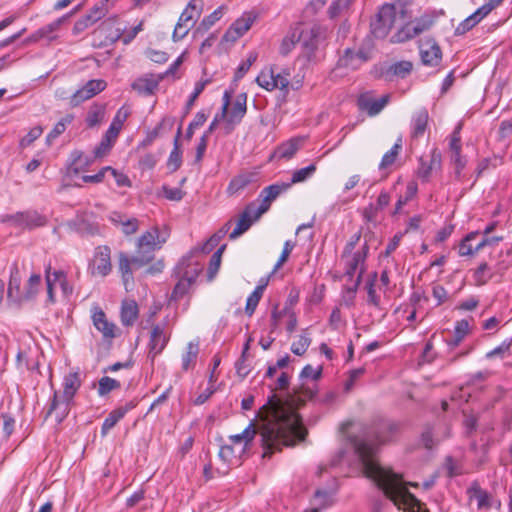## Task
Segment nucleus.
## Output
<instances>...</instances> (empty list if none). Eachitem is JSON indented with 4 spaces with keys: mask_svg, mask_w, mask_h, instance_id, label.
Wrapping results in <instances>:
<instances>
[{
    "mask_svg": "<svg viewBox=\"0 0 512 512\" xmlns=\"http://www.w3.org/2000/svg\"><path fill=\"white\" fill-rule=\"evenodd\" d=\"M101 33L105 36V41L112 44L122 39L126 31V25L119 21L117 16L109 17L100 26Z\"/></svg>",
    "mask_w": 512,
    "mask_h": 512,
    "instance_id": "22",
    "label": "nucleus"
},
{
    "mask_svg": "<svg viewBox=\"0 0 512 512\" xmlns=\"http://www.w3.org/2000/svg\"><path fill=\"white\" fill-rule=\"evenodd\" d=\"M291 187V183L281 182L275 183L265 187L259 198L261 199V203L257 206L260 208L259 213H265L270 208L271 202L275 200L280 194L286 192Z\"/></svg>",
    "mask_w": 512,
    "mask_h": 512,
    "instance_id": "21",
    "label": "nucleus"
},
{
    "mask_svg": "<svg viewBox=\"0 0 512 512\" xmlns=\"http://www.w3.org/2000/svg\"><path fill=\"white\" fill-rule=\"evenodd\" d=\"M82 385L79 372H70L63 378L62 395L54 391L53 397L47 412V417L54 414L57 423H61L69 414L70 406L73 403L74 396Z\"/></svg>",
    "mask_w": 512,
    "mask_h": 512,
    "instance_id": "3",
    "label": "nucleus"
},
{
    "mask_svg": "<svg viewBox=\"0 0 512 512\" xmlns=\"http://www.w3.org/2000/svg\"><path fill=\"white\" fill-rule=\"evenodd\" d=\"M23 290H21V277L19 269L16 264L11 267L10 278L7 289V297L13 302L20 303L23 301L22 298Z\"/></svg>",
    "mask_w": 512,
    "mask_h": 512,
    "instance_id": "27",
    "label": "nucleus"
},
{
    "mask_svg": "<svg viewBox=\"0 0 512 512\" xmlns=\"http://www.w3.org/2000/svg\"><path fill=\"white\" fill-rule=\"evenodd\" d=\"M132 266L139 268L133 261V257L129 258L125 252H119L118 268L126 290H128L129 284L133 283Z\"/></svg>",
    "mask_w": 512,
    "mask_h": 512,
    "instance_id": "30",
    "label": "nucleus"
},
{
    "mask_svg": "<svg viewBox=\"0 0 512 512\" xmlns=\"http://www.w3.org/2000/svg\"><path fill=\"white\" fill-rule=\"evenodd\" d=\"M199 342L190 341L181 355V367L183 371L194 369L199 355Z\"/></svg>",
    "mask_w": 512,
    "mask_h": 512,
    "instance_id": "33",
    "label": "nucleus"
},
{
    "mask_svg": "<svg viewBox=\"0 0 512 512\" xmlns=\"http://www.w3.org/2000/svg\"><path fill=\"white\" fill-rule=\"evenodd\" d=\"M492 276L493 274L490 272V268L486 262L481 263L473 273V279L477 286L485 285Z\"/></svg>",
    "mask_w": 512,
    "mask_h": 512,
    "instance_id": "49",
    "label": "nucleus"
},
{
    "mask_svg": "<svg viewBox=\"0 0 512 512\" xmlns=\"http://www.w3.org/2000/svg\"><path fill=\"white\" fill-rule=\"evenodd\" d=\"M260 208L256 202H250L244 208L237 221L235 229L230 233L229 238L231 240L237 239L243 233H245L253 224L257 221L264 213H259Z\"/></svg>",
    "mask_w": 512,
    "mask_h": 512,
    "instance_id": "13",
    "label": "nucleus"
},
{
    "mask_svg": "<svg viewBox=\"0 0 512 512\" xmlns=\"http://www.w3.org/2000/svg\"><path fill=\"white\" fill-rule=\"evenodd\" d=\"M315 393V384L310 386L301 383L284 399L273 393L267 403L260 408L259 434L264 458L281 451L284 446L291 447L305 439L308 432L297 409L312 399Z\"/></svg>",
    "mask_w": 512,
    "mask_h": 512,
    "instance_id": "1",
    "label": "nucleus"
},
{
    "mask_svg": "<svg viewBox=\"0 0 512 512\" xmlns=\"http://www.w3.org/2000/svg\"><path fill=\"white\" fill-rule=\"evenodd\" d=\"M203 9L202 0H190L187 7L181 13L178 22L193 27L196 19L200 17Z\"/></svg>",
    "mask_w": 512,
    "mask_h": 512,
    "instance_id": "29",
    "label": "nucleus"
},
{
    "mask_svg": "<svg viewBox=\"0 0 512 512\" xmlns=\"http://www.w3.org/2000/svg\"><path fill=\"white\" fill-rule=\"evenodd\" d=\"M139 316L138 304L135 300H124L121 304L120 319L125 327L133 326Z\"/></svg>",
    "mask_w": 512,
    "mask_h": 512,
    "instance_id": "31",
    "label": "nucleus"
},
{
    "mask_svg": "<svg viewBox=\"0 0 512 512\" xmlns=\"http://www.w3.org/2000/svg\"><path fill=\"white\" fill-rule=\"evenodd\" d=\"M116 140L108 137L107 135L104 134V136L102 137L100 143L95 147L93 153H94V158H103L105 157L109 152L110 150L112 149L114 143H115Z\"/></svg>",
    "mask_w": 512,
    "mask_h": 512,
    "instance_id": "55",
    "label": "nucleus"
},
{
    "mask_svg": "<svg viewBox=\"0 0 512 512\" xmlns=\"http://www.w3.org/2000/svg\"><path fill=\"white\" fill-rule=\"evenodd\" d=\"M469 322L466 319L457 321L454 327V334L448 345L452 348L457 347L469 332Z\"/></svg>",
    "mask_w": 512,
    "mask_h": 512,
    "instance_id": "40",
    "label": "nucleus"
},
{
    "mask_svg": "<svg viewBox=\"0 0 512 512\" xmlns=\"http://www.w3.org/2000/svg\"><path fill=\"white\" fill-rule=\"evenodd\" d=\"M223 16V7H219L214 10L211 14L204 17L201 23L199 24L198 29L207 31L210 29L217 21L221 19Z\"/></svg>",
    "mask_w": 512,
    "mask_h": 512,
    "instance_id": "58",
    "label": "nucleus"
},
{
    "mask_svg": "<svg viewBox=\"0 0 512 512\" xmlns=\"http://www.w3.org/2000/svg\"><path fill=\"white\" fill-rule=\"evenodd\" d=\"M3 221L10 222L15 227L31 230L45 226L48 222V219L46 216L38 213L35 210H28L24 212H17L12 215H7Z\"/></svg>",
    "mask_w": 512,
    "mask_h": 512,
    "instance_id": "10",
    "label": "nucleus"
},
{
    "mask_svg": "<svg viewBox=\"0 0 512 512\" xmlns=\"http://www.w3.org/2000/svg\"><path fill=\"white\" fill-rule=\"evenodd\" d=\"M41 287V275L33 273L27 280L23 289V301H29L35 298Z\"/></svg>",
    "mask_w": 512,
    "mask_h": 512,
    "instance_id": "38",
    "label": "nucleus"
},
{
    "mask_svg": "<svg viewBox=\"0 0 512 512\" xmlns=\"http://www.w3.org/2000/svg\"><path fill=\"white\" fill-rule=\"evenodd\" d=\"M105 111L104 104L94 103L91 105L85 119L87 127L94 128L99 126L104 120Z\"/></svg>",
    "mask_w": 512,
    "mask_h": 512,
    "instance_id": "36",
    "label": "nucleus"
},
{
    "mask_svg": "<svg viewBox=\"0 0 512 512\" xmlns=\"http://www.w3.org/2000/svg\"><path fill=\"white\" fill-rule=\"evenodd\" d=\"M247 112V94H238L228 109L225 117L227 132H231L240 124Z\"/></svg>",
    "mask_w": 512,
    "mask_h": 512,
    "instance_id": "15",
    "label": "nucleus"
},
{
    "mask_svg": "<svg viewBox=\"0 0 512 512\" xmlns=\"http://www.w3.org/2000/svg\"><path fill=\"white\" fill-rule=\"evenodd\" d=\"M315 171H316L315 164H310L307 167L298 169L293 172L291 181L289 183H291V186H292L293 184L304 182L307 179H309L315 173Z\"/></svg>",
    "mask_w": 512,
    "mask_h": 512,
    "instance_id": "53",
    "label": "nucleus"
},
{
    "mask_svg": "<svg viewBox=\"0 0 512 512\" xmlns=\"http://www.w3.org/2000/svg\"><path fill=\"white\" fill-rule=\"evenodd\" d=\"M412 70V63L409 61H399L389 66L386 74L400 78H405Z\"/></svg>",
    "mask_w": 512,
    "mask_h": 512,
    "instance_id": "47",
    "label": "nucleus"
},
{
    "mask_svg": "<svg viewBox=\"0 0 512 512\" xmlns=\"http://www.w3.org/2000/svg\"><path fill=\"white\" fill-rule=\"evenodd\" d=\"M388 101V95H384L379 99H374L369 94L365 93L358 97L357 105L360 110L366 111L369 116H375L381 112Z\"/></svg>",
    "mask_w": 512,
    "mask_h": 512,
    "instance_id": "24",
    "label": "nucleus"
},
{
    "mask_svg": "<svg viewBox=\"0 0 512 512\" xmlns=\"http://www.w3.org/2000/svg\"><path fill=\"white\" fill-rule=\"evenodd\" d=\"M108 4L109 0H101L97 4H95L86 15L92 23H96L98 20L102 19L108 12Z\"/></svg>",
    "mask_w": 512,
    "mask_h": 512,
    "instance_id": "52",
    "label": "nucleus"
},
{
    "mask_svg": "<svg viewBox=\"0 0 512 512\" xmlns=\"http://www.w3.org/2000/svg\"><path fill=\"white\" fill-rule=\"evenodd\" d=\"M399 430V425L394 422L383 421L373 431L374 440L369 434L362 437L350 438L355 455L363 475L381 489L398 508L413 507L418 504L417 498L409 492L402 476L392 469L380 465L376 458L377 445L391 441L392 436Z\"/></svg>",
    "mask_w": 512,
    "mask_h": 512,
    "instance_id": "2",
    "label": "nucleus"
},
{
    "mask_svg": "<svg viewBox=\"0 0 512 512\" xmlns=\"http://www.w3.org/2000/svg\"><path fill=\"white\" fill-rule=\"evenodd\" d=\"M89 269L92 275L101 277H105L111 272V249L108 246L102 245L95 248Z\"/></svg>",
    "mask_w": 512,
    "mask_h": 512,
    "instance_id": "14",
    "label": "nucleus"
},
{
    "mask_svg": "<svg viewBox=\"0 0 512 512\" xmlns=\"http://www.w3.org/2000/svg\"><path fill=\"white\" fill-rule=\"evenodd\" d=\"M137 405L138 401L133 399L112 410L102 424L101 435L105 436L129 411L134 409Z\"/></svg>",
    "mask_w": 512,
    "mask_h": 512,
    "instance_id": "23",
    "label": "nucleus"
},
{
    "mask_svg": "<svg viewBox=\"0 0 512 512\" xmlns=\"http://www.w3.org/2000/svg\"><path fill=\"white\" fill-rule=\"evenodd\" d=\"M94 156H89L81 151L74 150L69 156L68 172L77 175L85 172L94 162Z\"/></svg>",
    "mask_w": 512,
    "mask_h": 512,
    "instance_id": "25",
    "label": "nucleus"
},
{
    "mask_svg": "<svg viewBox=\"0 0 512 512\" xmlns=\"http://www.w3.org/2000/svg\"><path fill=\"white\" fill-rule=\"evenodd\" d=\"M401 148H402V138L399 137L397 139V141L395 142V144L392 146V148L383 155L381 162L379 164V169L384 170V169L390 167L391 165H393L401 151Z\"/></svg>",
    "mask_w": 512,
    "mask_h": 512,
    "instance_id": "41",
    "label": "nucleus"
},
{
    "mask_svg": "<svg viewBox=\"0 0 512 512\" xmlns=\"http://www.w3.org/2000/svg\"><path fill=\"white\" fill-rule=\"evenodd\" d=\"M368 250L369 246L365 242L359 250L350 254V256L342 257L345 260V276L353 282L352 286L348 288L351 293H355L361 283Z\"/></svg>",
    "mask_w": 512,
    "mask_h": 512,
    "instance_id": "6",
    "label": "nucleus"
},
{
    "mask_svg": "<svg viewBox=\"0 0 512 512\" xmlns=\"http://www.w3.org/2000/svg\"><path fill=\"white\" fill-rule=\"evenodd\" d=\"M266 288L265 284H258L254 291L248 296L246 307H245V313L248 316H252L263 296L264 290Z\"/></svg>",
    "mask_w": 512,
    "mask_h": 512,
    "instance_id": "39",
    "label": "nucleus"
},
{
    "mask_svg": "<svg viewBox=\"0 0 512 512\" xmlns=\"http://www.w3.org/2000/svg\"><path fill=\"white\" fill-rule=\"evenodd\" d=\"M198 254L199 249H194L187 255L183 256L174 268L173 276L184 277L192 282H195L203 270L201 261L197 259Z\"/></svg>",
    "mask_w": 512,
    "mask_h": 512,
    "instance_id": "8",
    "label": "nucleus"
},
{
    "mask_svg": "<svg viewBox=\"0 0 512 512\" xmlns=\"http://www.w3.org/2000/svg\"><path fill=\"white\" fill-rule=\"evenodd\" d=\"M128 116H129V110L126 109L125 107H121L117 111L115 117L113 118L112 123L110 124L109 128L105 132V135L116 140L122 127H123V124L127 120Z\"/></svg>",
    "mask_w": 512,
    "mask_h": 512,
    "instance_id": "35",
    "label": "nucleus"
},
{
    "mask_svg": "<svg viewBox=\"0 0 512 512\" xmlns=\"http://www.w3.org/2000/svg\"><path fill=\"white\" fill-rule=\"evenodd\" d=\"M91 317L94 327L104 339H113L117 336V326L107 319L105 312L100 307H93Z\"/></svg>",
    "mask_w": 512,
    "mask_h": 512,
    "instance_id": "20",
    "label": "nucleus"
},
{
    "mask_svg": "<svg viewBox=\"0 0 512 512\" xmlns=\"http://www.w3.org/2000/svg\"><path fill=\"white\" fill-rule=\"evenodd\" d=\"M257 60V53L250 52L248 54V57L245 61H243L237 68L234 80L238 81L241 78L244 77V75L249 71L250 67L253 65V63Z\"/></svg>",
    "mask_w": 512,
    "mask_h": 512,
    "instance_id": "59",
    "label": "nucleus"
},
{
    "mask_svg": "<svg viewBox=\"0 0 512 512\" xmlns=\"http://www.w3.org/2000/svg\"><path fill=\"white\" fill-rule=\"evenodd\" d=\"M256 18L257 15L252 11L243 13V15L235 20L225 32L223 39L227 42L237 41L252 27Z\"/></svg>",
    "mask_w": 512,
    "mask_h": 512,
    "instance_id": "16",
    "label": "nucleus"
},
{
    "mask_svg": "<svg viewBox=\"0 0 512 512\" xmlns=\"http://www.w3.org/2000/svg\"><path fill=\"white\" fill-rule=\"evenodd\" d=\"M429 114L427 109L421 108L416 111L411 121L412 138H420L424 135L428 125Z\"/></svg>",
    "mask_w": 512,
    "mask_h": 512,
    "instance_id": "32",
    "label": "nucleus"
},
{
    "mask_svg": "<svg viewBox=\"0 0 512 512\" xmlns=\"http://www.w3.org/2000/svg\"><path fill=\"white\" fill-rule=\"evenodd\" d=\"M406 11L403 5L384 4L371 21V32L375 38H385L398 19H405Z\"/></svg>",
    "mask_w": 512,
    "mask_h": 512,
    "instance_id": "5",
    "label": "nucleus"
},
{
    "mask_svg": "<svg viewBox=\"0 0 512 512\" xmlns=\"http://www.w3.org/2000/svg\"><path fill=\"white\" fill-rule=\"evenodd\" d=\"M110 221L121 228L125 235H132L139 229V220L135 217H127L120 212H112L109 216Z\"/></svg>",
    "mask_w": 512,
    "mask_h": 512,
    "instance_id": "26",
    "label": "nucleus"
},
{
    "mask_svg": "<svg viewBox=\"0 0 512 512\" xmlns=\"http://www.w3.org/2000/svg\"><path fill=\"white\" fill-rule=\"evenodd\" d=\"M479 22L480 21L477 20L476 15L471 14L456 27L455 34L463 35L469 30H471Z\"/></svg>",
    "mask_w": 512,
    "mask_h": 512,
    "instance_id": "63",
    "label": "nucleus"
},
{
    "mask_svg": "<svg viewBox=\"0 0 512 512\" xmlns=\"http://www.w3.org/2000/svg\"><path fill=\"white\" fill-rule=\"evenodd\" d=\"M120 387L121 383L118 380L108 376H103L98 381V395L105 396L111 391L119 389Z\"/></svg>",
    "mask_w": 512,
    "mask_h": 512,
    "instance_id": "48",
    "label": "nucleus"
},
{
    "mask_svg": "<svg viewBox=\"0 0 512 512\" xmlns=\"http://www.w3.org/2000/svg\"><path fill=\"white\" fill-rule=\"evenodd\" d=\"M168 237L167 231L161 232L156 226L144 232L137 240L136 254L133 256L137 266L142 267L152 261L154 252L162 247Z\"/></svg>",
    "mask_w": 512,
    "mask_h": 512,
    "instance_id": "4",
    "label": "nucleus"
},
{
    "mask_svg": "<svg viewBox=\"0 0 512 512\" xmlns=\"http://www.w3.org/2000/svg\"><path fill=\"white\" fill-rule=\"evenodd\" d=\"M174 125V118L173 117H164L156 126L155 128L149 132V139L154 140L157 138L163 130H170Z\"/></svg>",
    "mask_w": 512,
    "mask_h": 512,
    "instance_id": "60",
    "label": "nucleus"
},
{
    "mask_svg": "<svg viewBox=\"0 0 512 512\" xmlns=\"http://www.w3.org/2000/svg\"><path fill=\"white\" fill-rule=\"evenodd\" d=\"M297 36H298V33L296 31H294L293 33H291V35L285 37L282 40V43L279 48V52L281 55L287 56L292 51V49L295 47V45L298 44Z\"/></svg>",
    "mask_w": 512,
    "mask_h": 512,
    "instance_id": "62",
    "label": "nucleus"
},
{
    "mask_svg": "<svg viewBox=\"0 0 512 512\" xmlns=\"http://www.w3.org/2000/svg\"><path fill=\"white\" fill-rule=\"evenodd\" d=\"M366 54L359 50L354 51L350 48L345 49L344 54L340 57L338 64L340 67L348 69H357L361 64L367 61Z\"/></svg>",
    "mask_w": 512,
    "mask_h": 512,
    "instance_id": "28",
    "label": "nucleus"
},
{
    "mask_svg": "<svg viewBox=\"0 0 512 512\" xmlns=\"http://www.w3.org/2000/svg\"><path fill=\"white\" fill-rule=\"evenodd\" d=\"M158 80L140 78L132 84V88L140 94L151 95L158 87Z\"/></svg>",
    "mask_w": 512,
    "mask_h": 512,
    "instance_id": "45",
    "label": "nucleus"
},
{
    "mask_svg": "<svg viewBox=\"0 0 512 512\" xmlns=\"http://www.w3.org/2000/svg\"><path fill=\"white\" fill-rule=\"evenodd\" d=\"M311 344V338L309 335L305 332H303L299 339L292 343L291 345V351L298 356H302L306 353L308 347Z\"/></svg>",
    "mask_w": 512,
    "mask_h": 512,
    "instance_id": "54",
    "label": "nucleus"
},
{
    "mask_svg": "<svg viewBox=\"0 0 512 512\" xmlns=\"http://www.w3.org/2000/svg\"><path fill=\"white\" fill-rule=\"evenodd\" d=\"M178 279V282L173 288L172 294H171V300L177 301L180 298H182L184 295H186L191 287V285L194 283L184 277H176Z\"/></svg>",
    "mask_w": 512,
    "mask_h": 512,
    "instance_id": "51",
    "label": "nucleus"
},
{
    "mask_svg": "<svg viewBox=\"0 0 512 512\" xmlns=\"http://www.w3.org/2000/svg\"><path fill=\"white\" fill-rule=\"evenodd\" d=\"M425 28V25L420 23H407L392 36V42L402 43L408 41L423 32Z\"/></svg>",
    "mask_w": 512,
    "mask_h": 512,
    "instance_id": "34",
    "label": "nucleus"
},
{
    "mask_svg": "<svg viewBox=\"0 0 512 512\" xmlns=\"http://www.w3.org/2000/svg\"><path fill=\"white\" fill-rule=\"evenodd\" d=\"M273 68L270 67L268 69L262 70L259 75L256 77V83L264 88L267 91L273 90Z\"/></svg>",
    "mask_w": 512,
    "mask_h": 512,
    "instance_id": "57",
    "label": "nucleus"
},
{
    "mask_svg": "<svg viewBox=\"0 0 512 512\" xmlns=\"http://www.w3.org/2000/svg\"><path fill=\"white\" fill-rule=\"evenodd\" d=\"M106 88V82L102 79L89 80L83 87L75 91L70 97V105L76 107L82 102L94 97Z\"/></svg>",
    "mask_w": 512,
    "mask_h": 512,
    "instance_id": "17",
    "label": "nucleus"
},
{
    "mask_svg": "<svg viewBox=\"0 0 512 512\" xmlns=\"http://www.w3.org/2000/svg\"><path fill=\"white\" fill-rule=\"evenodd\" d=\"M226 245H222L217 251L212 255L208 268L209 278L212 279L214 275L218 272L221 263V256L225 249Z\"/></svg>",
    "mask_w": 512,
    "mask_h": 512,
    "instance_id": "61",
    "label": "nucleus"
},
{
    "mask_svg": "<svg viewBox=\"0 0 512 512\" xmlns=\"http://www.w3.org/2000/svg\"><path fill=\"white\" fill-rule=\"evenodd\" d=\"M182 127L179 126L177 129L176 136L174 138V147L172 151L170 152L167 166L171 169L172 172L176 171L180 168L182 163V153L179 146V138L181 136Z\"/></svg>",
    "mask_w": 512,
    "mask_h": 512,
    "instance_id": "37",
    "label": "nucleus"
},
{
    "mask_svg": "<svg viewBox=\"0 0 512 512\" xmlns=\"http://www.w3.org/2000/svg\"><path fill=\"white\" fill-rule=\"evenodd\" d=\"M300 148V140L298 139H290L287 142L281 144L277 150L276 154L279 156V158L283 159H291L296 152Z\"/></svg>",
    "mask_w": 512,
    "mask_h": 512,
    "instance_id": "44",
    "label": "nucleus"
},
{
    "mask_svg": "<svg viewBox=\"0 0 512 512\" xmlns=\"http://www.w3.org/2000/svg\"><path fill=\"white\" fill-rule=\"evenodd\" d=\"M442 170V155L437 148L430 151L429 156L419 158V167L417 169L418 178L427 183L430 181L432 173Z\"/></svg>",
    "mask_w": 512,
    "mask_h": 512,
    "instance_id": "11",
    "label": "nucleus"
},
{
    "mask_svg": "<svg viewBox=\"0 0 512 512\" xmlns=\"http://www.w3.org/2000/svg\"><path fill=\"white\" fill-rule=\"evenodd\" d=\"M74 120L73 114H66L63 118H61L53 127V129L47 135V142L51 143L61 134H63L68 125H70Z\"/></svg>",
    "mask_w": 512,
    "mask_h": 512,
    "instance_id": "43",
    "label": "nucleus"
},
{
    "mask_svg": "<svg viewBox=\"0 0 512 512\" xmlns=\"http://www.w3.org/2000/svg\"><path fill=\"white\" fill-rule=\"evenodd\" d=\"M43 132L40 126H35L20 140V146L22 148L30 146L36 139H38Z\"/></svg>",
    "mask_w": 512,
    "mask_h": 512,
    "instance_id": "64",
    "label": "nucleus"
},
{
    "mask_svg": "<svg viewBox=\"0 0 512 512\" xmlns=\"http://www.w3.org/2000/svg\"><path fill=\"white\" fill-rule=\"evenodd\" d=\"M450 162L454 167V174L457 180H460L463 169L467 164V159L461 152L450 153Z\"/></svg>",
    "mask_w": 512,
    "mask_h": 512,
    "instance_id": "56",
    "label": "nucleus"
},
{
    "mask_svg": "<svg viewBox=\"0 0 512 512\" xmlns=\"http://www.w3.org/2000/svg\"><path fill=\"white\" fill-rule=\"evenodd\" d=\"M256 433L257 431L254 428L253 424H250L241 433L229 436V440L231 444H243V451L247 447V445L253 440Z\"/></svg>",
    "mask_w": 512,
    "mask_h": 512,
    "instance_id": "42",
    "label": "nucleus"
},
{
    "mask_svg": "<svg viewBox=\"0 0 512 512\" xmlns=\"http://www.w3.org/2000/svg\"><path fill=\"white\" fill-rule=\"evenodd\" d=\"M479 234L478 231H472L461 240L458 250L460 256H472L477 252L475 246H472L471 241L475 240Z\"/></svg>",
    "mask_w": 512,
    "mask_h": 512,
    "instance_id": "46",
    "label": "nucleus"
},
{
    "mask_svg": "<svg viewBox=\"0 0 512 512\" xmlns=\"http://www.w3.org/2000/svg\"><path fill=\"white\" fill-rule=\"evenodd\" d=\"M422 63L426 66L436 67L442 60L440 46L432 38L423 39L419 44Z\"/></svg>",
    "mask_w": 512,
    "mask_h": 512,
    "instance_id": "18",
    "label": "nucleus"
},
{
    "mask_svg": "<svg viewBox=\"0 0 512 512\" xmlns=\"http://www.w3.org/2000/svg\"><path fill=\"white\" fill-rule=\"evenodd\" d=\"M170 340V332L166 329L165 323L153 325L148 343V357L153 361L156 356L162 353Z\"/></svg>",
    "mask_w": 512,
    "mask_h": 512,
    "instance_id": "12",
    "label": "nucleus"
},
{
    "mask_svg": "<svg viewBox=\"0 0 512 512\" xmlns=\"http://www.w3.org/2000/svg\"><path fill=\"white\" fill-rule=\"evenodd\" d=\"M324 38L321 27L314 25L309 29H303L298 33L297 43L300 46V59L311 62L316 58L321 40Z\"/></svg>",
    "mask_w": 512,
    "mask_h": 512,
    "instance_id": "7",
    "label": "nucleus"
},
{
    "mask_svg": "<svg viewBox=\"0 0 512 512\" xmlns=\"http://www.w3.org/2000/svg\"><path fill=\"white\" fill-rule=\"evenodd\" d=\"M230 228V222H227L218 233L211 236L206 243L203 244L199 252L201 251L204 254L210 253L215 246L218 245L220 239L223 235H225Z\"/></svg>",
    "mask_w": 512,
    "mask_h": 512,
    "instance_id": "50",
    "label": "nucleus"
},
{
    "mask_svg": "<svg viewBox=\"0 0 512 512\" xmlns=\"http://www.w3.org/2000/svg\"><path fill=\"white\" fill-rule=\"evenodd\" d=\"M70 14L64 15L53 22L41 27L36 32L31 34L26 40V43H34L41 39H45L49 42L54 41L58 38V30L60 27L68 21Z\"/></svg>",
    "mask_w": 512,
    "mask_h": 512,
    "instance_id": "19",
    "label": "nucleus"
},
{
    "mask_svg": "<svg viewBox=\"0 0 512 512\" xmlns=\"http://www.w3.org/2000/svg\"><path fill=\"white\" fill-rule=\"evenodd\" d=\"M45 281L47 286V301L51 304L55 303L54 285L59 283L61 290L65 296L73 293V286L68 282L67 274L63 270L52 271L51 265L45 267Z\"/></svg>",
    "mask_w": 512,
    "mask_h": 512,
    "instance_id": "9",
    "label": "nucleus"
}]
</instances>
